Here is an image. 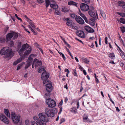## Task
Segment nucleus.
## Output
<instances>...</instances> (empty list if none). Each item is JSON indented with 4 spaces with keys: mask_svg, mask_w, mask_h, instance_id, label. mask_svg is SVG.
I'll return each instance as SVG.
<instances>
[{
    "mask_svg": "<svg viewBox=\"0 0 125 125\" xmlns=\"http://www.w3.org/2000/svg\"><path fill=\"white\" fill-rule=\"evenodd\" d=\"M9 27H6L4 29V31L6 32H7V31H8V30L9 29Z\"/></svg>",
    "mask_w": 125,
    "mask_h": 125,
    "instance_id": "obj_60",
    "label": "nucleus"
},
{
    "mask_svg": "<svg viewBox=\"0 0 125 125\" xmlns=\"http://www.w3.org/2000/svg\"><path fill=\"white\" fill-rule=\"evenodd\" d=\"M6 54L8 56H13V53L12 52V50H9V49L7 51V52L6 53Z\"/></svg>",
    "mask_w": 125,
    "mask_h": 125,
    "instance_id": "obj_22",
    "label": "nucleus"
},
{
    "mask_svg": "<svg viewBox=\"0 0 125 125\" xmlns=\"http://www.w3.org/2000/svg\"><path fill=\"white\" fill-rule=\"evenodd\" d=\"M65 72H67V73H69V70L67 69H65Z\"/></svg>",
    "mask_w": 125,
    "mask_h": 125,
    "instance_id": "obj_63",
    "label": "nucleus"
},
{
    "mask_svg": "<svg viewBox=\"0 0 125 125\" xmlns=\"http://www.w3.org/2000/svg\"><path fill=\"white\" fill-rule=\"evenodd\" d=\"M5 114L8 117H10V114L9 113V110L8 109H6L4 110Z\"/></svg>",
    "mask_w": 125,
    "mask_h": 125,
    "instance_id": "obj_24",
    "label": "nucleus"
},
{
    "mask_svg": "<svg viewBox=\"0 0 125 125\" xmlns=\"http://www.w3.org/2000/svg\"><path fill=\"white\" fill-rule=\"evenodd\" d=\"M83 2H85L86 3H89L90 0H82Z\"/></svg>",
    "mask_w": 125,
    "mask_h": 125,
    "instance_id": "obj_46",
    "label": "nucleus"
},
{
    "mask_svg": "<svg viewBox=\"0 0 125 125\" xmlns=\"http://www.w3.org/2000/svg\"><path fill=\"white\" fill-rule=\"evenodd\" d=\"M25 125H38L37 123L33 121H31L30 123L28 120H25Z\"/></svg>",
    "mask_w": 125,
    "mask_h": 125,
    "instance_id": "obj_15",
    "label": "nucleus"
},
{
    "mask_svg": "<svg viewBox=\"0 0 125 125\" xmlns=\"http://www.w3.org/2000/svg\"><path fill=\"white\" fill-rule=\"evenodd\" d=\"M5 41V38L3 37H0V43H4Z\"/></svg>",
    "mask_w": 125,
    "mask_h": 125,
    "instance_id": "obj_38",
    "label": "nucleus"
},
{
    "mask_svg": "<svg viewBox=\"0 0 125 125\" xmlns=\"http://www.w3.org/2000/svg\"><path fill=\"white\" fill-rule=\"evenodd\" d=\"M115 44L117 47L118 48L119 50L121 52V53H123V52L122 50L117 45V44L115 43Z\"/></svg>",
    "mask_w": 125,
    "mask_h": 125,
    "instance_id": "obj_47",
    "label": "nucleus"
},
{
    "mask_svg": "<svg viewBox=\"0 0 125 125\" xmlns=\"http://www.w3.org/2000/svg\"><path fill=\"white\" fill-rule=\"evenodd\" d=\"M77 109L75 107H73L72 108L70 111L76 114L77 112Z\"/></svg>",
    "mask_w": 125,
    "mask_h": 125,
    "instance_id": "obj_32",
    "label": "nucleus"
},
{
    "mask_svg": "<svg viewBox=\"0 0 125 125\" xmlns=\"http://www.w3.org/2000/svg\"><path fill=\"white\" fill-rule=\"evenodd\" d=\"M38 115L41 120L44 122H47L49 121L48 118L45 115H43L42 113H40Z\"/></svg>",
    "mask_w": 125,
    "mask_h": 125,
    "instance_id": "obj_8",
    "label": "nucleus"
},
{
    "mask_svg": "<svg viewBox=\"0 0 125 125\" xmlns=\"http://www.w3.org/2000/svg\"><path fill=\"white\" fill-rule=\"evenodd\" d=\"M9 48L8 47H6L3 48L1 49L0 52V54L2 55L6 54L7 52V51L8 50Z\"/></svg>",
    "mask_w": 125,
    "mask_h": 125,
    "instance_id": "obj_12",
    "label": "nucleus"
},
{
    "mask_svg": "<svg viewBox=\"0 0 125 125\" xmlns=\"http://www.w3.org/2000/svg\"><path fill=\"white\" fill-rule=\"evenodd\" d=\"M88 13L92 17L94 18V8L93 7H90L88 11Z\"/></svg>",
    "mask_w": 125,
    "mask_h": 125,
    "instance_id": "obj_14",
    "label": "nucleus"
},
{
    "mask_svg": "<svg viewBox=\"0 0 125 125\" xmlns=\"http://www.w3.org/2000/svg\"><path fill=\"white\" fill-rule=\"evenodd\" d=\"M45 100L46 104L48 105V106L49 107H54L56 105L55 102L51 98H45Z\"/></svg>",
    "mask_w": 125,
    "mask_h": 125,
    "instance_id": "obj_2",
    "label": "nucleus"
},
{
    "mask_svg": "<svg viewBox=\"0 0 125 125\" xmlns=\"http://www.w3.org/2000/svg\"><path fill=\"white\" fill-rule=\"evenodd\" d=\"M21 66L22 64H19L17 67V70L20 69L21 67Z\"/></svg>",
    "mask_w": 125,
    "mask_h": 125,
    "instance_id": "obj_56",
    "label": "nucleus"
},
{
    "mask_svg": "<svg viewBox=\"0 0 125 125\" xmlns=\"http://www.w3.org/2000/svg\"><path fill=\"white\" fill-rule=\"evenodd\" d=\"M121 38V40H120V41H121L122 42V44H123V46H125V44L124 43L123 41V40L121 38V37H119V38Z\"/></svg>",
    "mask_w": 125,
    "mask_h": 125,
    "instance_id": "obj_58",
    "label": "nucleus"
},
{
    "mask_svg": "<svg viewBox=\"0 0 125 125\" xmlns=\"http://www.w3.org/2000/svg\"><path fill=\"white\" fill-rule=\"evenodd\" d=\"M66 24L67 25L69 26H72L73 25V23L72 22V21L71 20L67 21Z\"/></svg>",
    "mask_w": 125,
    "mask_h": 125,
    "instance_id": "obj_26",
    "label": "nucleus"
},
{
    "mask_svg": "<svg viewBox=\"0 0 125 125\" xmlns=\"http://www.w3.org/2000/svg\"><path fill=\"white\" fill-rule=\"evenodd\" d=\"M121 30L123 33L125 32V27L124 26L120 28Z\"/></svg>",
    "mask_w": 125,
    "mask_h": 125,
    "instance_id": "obj_41",
    "label": "nucleus"
},
{
    "mask_svg": "<svg viewBox=\"0 0 125 125\" xmlns=\"http://www.w3.org/2000/svg\"><path fill=\"white\" fill-rule=\"evenodd\" d=\"M33 63H35V67L36 69L39 66L40 67L42 65V62L39 61L38 59H35L33 60Z\"/></svg>",
    "mask_w": 125,
    "mask_h": 125,
    "instance_id": "obj_10",
    "label": "nucleus"
},
{
    "mask_svg": "<svg viewBox=\"0 0 125 125\" xmlns=\"http://www.w3.org/2000/svg\"><path fill=\"white\" fill-rule=\"evenodd\" d=\"M15 17L17 18V19L19 20H20L21 21H22V19L20 18H19L17 15L16 14H15Z\"/></svg>",
    "mask_w": 125,
    "mask_h": 125,
    "instance_id": "obj_53",
    "label": "nucleus"
},
{
    "mask_svg": "<svg viewBox=\"0 0 125 125\" xmlns=\"http://www.w3.org/2000/svg\"><path fill=\"white\" fill-rule=\"evenodd\" d=\"M65 44L69 48H70L71 47V46L66 41H64Z\"/></svg>",
    "mask_w": 125,
    "mask_h": 125,
    "instance_id": "obj_52",
    "label": "nucleus"
},
{
    "mask_svg": "<svg viewBox=\"0 0 125 125\" xmlns=\"http://www.w3.org/2000/svg\"><path fill=\"white\" fill-rule=\"evenodd\" d=\"M80 8L81 10L83 11H87L89 9V6L84 3H82L80 5Z\"/></svg>",
    "mask_w": 125,
    "mask_h": 125,
    "instance_id": "obj_9",
    "label": "nucleus"
},
{
    "mask_svg": "<svg viewBox=\"0 0 125 125\" xmlns=\"http://www.w3.org/2000/svg\"><path fill=\"white\" fill-rule=\"evenodd\" d=\"M77 34L79 37L83 38L84 37V33L83 31H78L77 32Z\"/></svg>",
    "mask_w": 125,
    "mask_h": 125,
    "instance_id": "obj_18",
    "label": "nucleus"
},
{
    "mask_svg": "<svg viewBox=\"0 0 125 125\" xmlns=\"http://www.w3.org/2000/svg\"><path fill=\"white\" fill-rule=\"evenodd\" d=\"M28 60L30 61V62H31H31H32L33 60V59L31 57H29L28 58Z\"/></svg>",
    "mask_w": 125,
    "mask_h": 125,
    "instance_id": "obj_57",
    "label": "nucleus"
},
{
    "mask_svg": "<svg viewBox=\"0 0 125 125\" xmlns=\"http://www.w3.org/2000/svg\"><path fill=\"white\" fill-rule=\"evenodd\" d=\"M62 56L63 60L65 61V60L66 58L65 57L64 54H63L62 55Z\"/></svg>",
    "mask_w": 125,
    "mask_h": 125,
    "instance_id": "obj_64",
    "label": "nucleus"
},
{
    "mask_svg": "<svg viewBox=\"0 0 125 125\" xmlns=\"http://www.w3.org/2000/svg\"><path fill=\"white\" fill-rule=\"evenodd\" d=\"M100 13L103 18L104 19H105L106 17V15L104 12L102 10H100Z\"/></svg>",
    "mask_w": 125,
    "mask_h": 125,
    "instance_id": "obj_30",
    "label": "nucleus"
},
{
    "mask_svg": "<svg viewBox=\"0 0 125 125\" xmlns=\"http://www.w3.org/2000/svg\"><path fill=\"white\" fill-rule=\"evenodd\" d=\"M94 22H95V20L96 19V16L97 18L98 19V14H96V16L95 15V13L94 12Z\"/></svg>",
    "mask_w": 125,
    "mask_h": 125,
    "instance_id": "obj_55",
    "label": "nucleus"
},
{
    "mask_svg": "<svg viewBox=\"0 0 125 125\" xmlns=\"http://www.w3.org/2000/svg\"><path fill=\"white\" fill-rule=\"evenodd\" d=\"M63 103V100H62L59 103V107L60 108V107H61L62 106V105Z\"/></svg>",
    "mask_w": 125,
    "mask_h": 125,
    "instance_id": "obj_44",
    "label": "nucleus"
},
{
    "mask_svg": "<svg viewBox=\"0 0 125 125\" xmlns=\"http://www.w3.org/2000/svg\"><path fill=\"white\" fill-rule=\"evenodd\" d=\"M83 19L87 23H88V20L87 18H86V17L85 18H84Z\"/></svg>",
    "mask_w": 125,
    "mask_h": 125,
    "instance_id": "obj_62",
    "label": "nucleus"
},
{
    "mask_svg": "<svg viewBox=\"0 0 125 125\" xmlns=\"http://www.w3.org/2000/svg\"><path fill=\"white\" fill-rule=\"evenodd\" d=\"M117 13L122 17H125V13H124L117 12Z\"/></svg>",
    "mask_w": 125,
    "mask_h": 125,
    "instance_id": "obj_36",
    "label": "nucleus"
},
{
    "mask_svg": "<svg viewBox=\"0 0 125 125\" xmlns=\"http://www.w3.org/2000/svg\"><path fill=\"white\" fill-rule=\"evenodd\" d=\"M124 52L123 53H121V55L122 58L124 60H125V56L124 54Z\"/></svg>",
    "mask_w": 125,
    "mask_h": 125,
    "instance_id": "obj_51",
    "label": "nucleus"
},
{
    "mask_svg": "<svg viewBox=\"0 0 125 125\" xmlns=\"http://www.w3.org/2000/svg\"><path fill=\"white\" fill-rule=\"evenodd\" d=\"M94 76L95 77V81L97 83H98L99 82V81L97 78L96 77V75L95 73H94Z\"/></svg>",
    "mask_w": 125,
    "mask_h": 125,
    "instance_id": "obj_43",
    "label": "nucleus"
},
{
    "mask_svg": "<svg viewBox=\"0 0 125 125\" xmlns=\"http://www.w3.org/2000/svg\"><path fill=\"white\" fill-rule=\"evenodd\" d=\"M46 83V87L47 91L50 93L52 91L53 88L52 86V83L50 80L49 83L47 82Z\"/></svg>",
    "mask_w": 125,
    "mask_h": 125,
    "instance_id": "obj_6",
    "label": "nucleus"
},
{
    "mask_svg": "<svg viewBox=\"0 0 125 125\" xmlns=\"http://www.w3.org/2000/svg\"><path fill=\"white\" fill-rule=\"evenodd\" d=\"M84 29L86 31L89 33L94 32L93 29L88 26H86L84 27Z\"/></svg>",
    "mask_w": 125,
    "mask_h": 125,
    "instance_id": "obj_17",
    "label": "nucleus"
},
{
    "mask_svg": "<svg viewBox=\"0 0 125 125\" xmlns=\"http://www.w3.org/2000/svg\"><path fill=\"white\" fill-rule=\"evenodd\" d=\"M49 74L47 73L46 71L43 72L41 76V78L42 80H43V83L44 84H45L46 83L49 81V80L48 79L49 77Z\"/></svg>",
    "mask_w": 125,
    "mask_h": 125,
    "instance_id": "obj_3",
    "label": "nucleus"
},
{
    "mask_svg": "<svg viewBox=\"0 0 125 125\" xmlns=\"http://www.w3.org/2000/svg\"><path fill=\"white\" fill-rule=\"evenodd\" d=\"M45 114L48 117H52L54 116V113L52 110L49 108H46L45 110Z\"/></svg>",
    "mask_w": 125,
    "mask_h": 125,
    "instance_id": "obj_5",
    "label": "nucleus"
},
{
    "mask_svg": "<svg viewBox=\"0 0 125 125\" xmlns=\"http://www.w3.org/2000/svg\"><path fill=\"white\" fill-rule=\"evenodd\" d=\"M54 13L55 14H57L59 15H60L61 14V12L58 10H55Z\"/></svg>",
    "mask_w": 125,
    "mask_h": 125,
    "instance_id": "obj_42",
    "label": "nucleus"
},
{
    "mask_svg": "<svg viewBox=\"0 0 125 125\" xmlns=\"http://www.w3.org/2000/svg\"><path fill=\"white\" fill-rule=\"evenodd\" d=\"M11 118L14 124H17L20 121V116L17 115L15 113L12 112L11 114Z\"/></svg>",
    "mask_w": 125,
    "mask_h": 125,
    "instance_id": "obj_4",
    "label": "nucleus"
},
{
    "mask_svg": "<svg viewBox=\"0 0 125 125\" xmlns=\"http://www.w3.org/2000/svg\"><path fill=\"white\" fill-rule=\"evenodd\" d=\"M12 37L11 32L7 34L6 36V39L7 41H9Z\"/></svg>",
    "mask_w": 125,
    "mask_h": 125,
    "instance_id": "obj_21",
    "label": "nucleus"
},
{
    "mask_svg": "<svg viewBox=\"0 0 125 125\" xmlns=\"http://www.w3.org/2000/svg\"><path fill=\"white\" fill-rule=\"evenodd\" d=\"M50 6L51 7L54 9H57L58 7V6L56 4H51Z\"/></svg>",
    "mask_w": 125,
    "mask_h": 125,
    "instance_id": "obj_25",
    "label": "nucleus"
},
{
    "mask_svg": "<svg viewBox=\"0 0 125 125\" xmlns=\"http://www.w3.org/2000/svg\"><path fill=\"white\" fill-rule=\"evenodd\" d=\"M75 39L76 40H77V41H79L80 42L82 43H83V42H82V41H81V40H80L78 39L77 38H75Z\"/></svg>",
    "mask_w": 125,
    "mask_h": 125,
    "instance_id": "obj_61",
    "label": "nucleus"
},
{
    "mask_svg": "<svg viewBox=\"0 0 125 125\" xmlns=\"http://www.w3.org/2000/svg\"><path fill=\"white\" fill-rule=\"evenodd\" d=\"M71 16L72 18H73V19H75L76 20L77 17L76 15L74 14H72L71 15Z\"/></svg>",
    "mask_w": 125,
    "mask_h": 125,
    "instance_id": "obj_40",
    "label": "nucleus"
},
{
    "mask_svg": "<svg viewBox=\"0 0 125 125\" xmlns=\"http://www.w3.org/2000/svg\"><path fill=\"white\" fill-rule=\"evenodd\" d=\"M73 74L75 76H77V74L76 72V70H73Z\"/></svg>",
    "mask_w": 125,
    "mask_h": 125,
    "instance_id": "obj_49",
    "label": "nucleus"
},
{
    "mask_svg": "<svg viewBox=\"0 0 125 125\" xmlns=\"http://www.w3.org/2000/svg\"><path fill=\"white\" fill-rule=\"evenodd\" d=\"M0 119L1 121L7 124H8L9 123V119L3 114L0 115Z\"/></svg>",
    "mask_w": 125,
    "mask_h": 125,
    "instance_id": "obj_7",
    "label": "nucleus"
},
{
    "mask_svg": "<svg viewBox=\"0 0 125 125\" xmlns=\"http://www.w3.org/2000/svg\"><path fill=\"white\" fill-rule=\"evenodd\" d=\"M50 94V93H49V92H48V93H46L45 94V98H48L46 97H48L49 96Z\"/></svg>",
    "mask_w": 125,
    "mask_h": 125,
    "instance_id": "obj_45",
    "label": "nucleus"
},
{
    "mask_svg": "<svg viewBox=\"0 0 125 125\" xmlns=\"http://www.w3.org/2000/svg\"><path fill=\"white\" fill-rule=\"evenodd\" d=\"M14 42L13 41H12L10 42L9 44L11 46H12L14 45Z\"/></svg>",
    "mask_w": 125,
    "mask_h": 125,
    "instance_id": "obj_59",
    "label": "nucleus"
},
{
    "mask_svg": "<svg viewBox=\"0 0 125 125\" xmlns=\"http://www.w3.org/2000/svg\"><path fill=\"white\" fill-rule=\"evenodd\" d=\"M65 121V120L64 118H62L60 120V124H61L64 121Z\"/></svg>",
    "mask_w": 125,
    "mask_h": 125,
    "instance_id": "obj_48",
    "label": "nucleus"
},
{
    "mask_svg": "<svg viewBox=\"0 0 125 125\" xmlns=\"http://www.w3.org/2000/svg\"><path fill=\"white\" fill-rule=\"evenodd\" d=\"M89 23L93 26H94V18L90 19L89 21Z\"/></svg>",
    "mask_w": 125,
    "mask_h": 125,
    "instance_id": "obj_29",
    "label": "nucleus"
},
{
    "mask_svg": "<svg viewBox=\"0 0 125 125\" xmlns=\"http://www.w3.org/2000/svg\"><path fill=\"white\" fill-rule=\"evenodd\" d=\"M83 121L84 122H89L91 123L92 121L88 118L87 115H86L84 114L83 116Z\"/></svg>",
    "mask_w": 125,
    "mask_h": 125,
    "instance_id": "obj_16",
    "label": "nucleus"
},
{
    "mask_svg": "<svg viewBox=\"0 0 125 125\" xmlns=\"http://www.w3.org/2000/svg\"><path fill=\"white\" fill-rule=\"evenodd\" d=\"M109 57L111 59H113V57H115V55L113 52L111 53L109 55Z\"/></svg>",
    "mask_w": 125,
    "mask_h": 125,
    "instance_id": "obj_33",
    "label": "nucleus"
},
{
    "mask_svg": "<svg viewBox=\"0 0 125 125\" xmlns=\"http://www.w3.org/2000/svg\"><path fill=\"white\" fill-rule=\"evenodd\" d=\"M117 3L119 4L118 5L120 6H122L123 8H125V2L123 1H118L117 2Z\"/></svg>",
    "mask_w": 125,
    "mask_h": 125,
    "instance_id": "obj_20",
    "label": "nucleus"
},
{
    "mask_svg": "<svg viewBox=\"0 0 125 125\" xmlns=\"http://www.w3.org/2000/svg\"><path fill=\"white\" fill-rule=\"evenodd\" d=\"M82 60L84 62L86 63H88L89 62V61L85 58H82Z\"/></svg>",
    "mask_w": 125,
    "mask_h": 125,
    "instance_id": "obj_35",
    "label": "nucleus"
},
{
    "mask_svg": "<svg viewBox=\"0 0 125 125\" xmlns=\"http://www.w3.org/2000/svg\"><path fill=\"white\" fill-rule=\"evenodd\" d=\"M45 3L46 4V7L47 8L50 4V2L49 0H46Z\"/></svg>",
    "mask_w": 125,
    "mask_h": 125,
    "instance_id": "obj_37",
    "label": "nucleus"
},
{
    "mask_svg": "<svg viewBox=\"0 0 125 125\" xmlns=\"http://www.w3.org/2000/svg\"><path fill=\"white\" fill-rule=\"evenodd\" d=\"M11 33L12 36V39L14 40L17 39L18 37V34L17 33L14 32H11Z\"/></svg>",
    "mask_w": 125,
    "mask_h": 125,
    "instance_id": "obj_23",
    "label": "nucleus"
},
{
    "mask_svg": "<svg viewBox=\"0 0 125 125\" xmlns=\"http://www.w3.org/2000/svg\"><path fill=\"white\" fill-rule=\"evenodd\" d=\"M120 22L123 24H125V19L123 18H120Z\"/></svg>",
    "mask_w": 125,
    "mask_h": 125,
    "instance_id": "obj_39",
    "label": "nucleus"
},
{
    "mask_svg": "<svg viewBox=\"0 0 125 125\" xmlns=\"http://www.w3.org/2000/svg\"><path fill=\"white\" fill-rule=\"evenodd\" d=\"M31 63L29 61L27 62V64H26L25 66V69H26L28 68L31 65Z\"/></svg>",
    "mask_w": 125,
    "mask_h": 125,
    "instance_id": "obj_31",
    "label": "nucleus"
},
{
    "mask_svg": "<svg viewBox=\"0 0 125 125\" xmlns=\"http://www.w3.org/2000/svg\"><path fill=\"white\" fill-rule=\"evenodd\" d=\"M31 51V48L28 44L26 43L22 45L18 53L21 56H23L25 57L28 56Z\"/></svg>",
    "mask_w": 125,
    "mask_h": 125,
    "instance_id": "obj_1",
    "label": "nucleus"
},
{
    "mask_svg": "<svg viewBox=\"0 0 125 125\" xmlns=\"http://www.w3.org/2000/svg\"><path fill=\"white\" fill-rule=\"evenodd\" d=\"M21 57L18 59L17 60L15 61L13 63V64L14 65H16L18 63H19L21 62L22 60H23L24 58L25 57L23 56H21Z\"/></svg>",
    "mask_w": 125,
    "mask_h": 125,
    "instance_id": "obj_19",
    "label": "nucleus"
},
{
    "mask_svg": "<svg viewBox=\"0 0 125 125\" xmlns=\"http://www.w3.org/2000/svg\"><path fill=\"white\" fill-rule=\"evenodd\" d=\"M34 120L36 121V123H38L40 125H46L45 123L41 121L37 117L34 116L33 117Z\"/></svg>",
    "mask_w": 125,
    "mask_h": 125,
    "instance_id": "obj_11",
    "label": "nucleus"
},
{
    "mask_svg": "<svg viewBox=\"0 0 125 125\" xmlns=\"http://www.w3.org/2000/svg\"><path fill=\"white\" fill-rule=\"evenodd\" d=\"M108 38L107 37H106L105 38V44H108V41H107Z\"/></svg>",
    "mask_w": 125,
    "mask_h": 125,
    "instance_id": "obj_54",
    "label": "nucleus"
},
{
    "mask_svg": "<svg viewBox=\"0 0 125 125\" xmlns=\"http://www.w3.org/2000/svg\"><path fill=\"white\" fill-rule=\"evenodd\" d=\"M28 22L31 25V26L32 27L35 28V26L34 25V23L31 20H27Z\"/></svg>",
    "mask_w": 125,
    "mask_h": 125,
    "instance_id": "obj_28",
    "label": "nucleus"
},
{
    "mask_svg": "<svg viewBox=\"0 0 125 125\" xmlns=\"http://www.w3.org/2000/svg\"><path fill=\"white\" fill-rule=\"evenodd\" d=\"M79 14L81 16H82L83 19H84V18H85L86 17H85V16L83 14V13H82L81 12H80L79 13Z\"/></svg>",
    "mask_w": 125,
    "mask_h": 125,
    "instance_id": "obj_50",
    "label": "nucleus"
},
{
    "mask_svg": "<svg viewBox=\"0 0 125 125\" xmlns=\"http://www.w3.org/2000/svg\"><path fill=\"white\" fill-rule=\"evenodd\" d=\"M76 21L78 23L81 24H83L84 23V21L83 19L79 16L77 17Z\"/></svg>",
    "mask_w": 125,
    "mask_h": 125,
    "instance_id": "obj_13",
    "label": "nucleus"
},
{
    "mask_svg": "<svg viewBox=\"0 0 125 125\" xmlns=\"http://www.w3.org/2000/svg\"><path fill=\"white\" fill-rule=\"evenodd\" d=\"M45 71V69L42 67H39L38 69V72L39 73H41L42 71Z\"/></svg>",
    "mask_w": 125,
    "mask_h": 125,
    "instance_id": "obj_34",
    "label": "nucleus"
},
{
    "mask_svg": "<svg viewBox=\"0 0 125 125\" xmlns=\"http://www.w3.org/2000/svg\"><path fill=\"white\" fill-rule=\"evenodd\" d=\"M68 4L69 5H73L77 7V4L78 3L73 1H71L68 2Z\"/></svg>",
    "mask_w": 125,
    "mask_h": 125,
    "instance_id": "obj_27",
    "label": "nucleus"
}]
</instances>
